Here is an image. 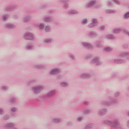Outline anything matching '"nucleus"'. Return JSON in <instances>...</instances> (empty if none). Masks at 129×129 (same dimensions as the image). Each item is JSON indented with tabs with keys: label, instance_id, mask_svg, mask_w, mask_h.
Here are the masks:
<instances>
[{
	"label": "nucleus",
	"instance_id": "f257e3e1",
	"mask_svg": "<svg viewBox=\"0 0 129 129\" xmlns=\"http://www.w3.org/2000/svg\"><path fill=\"white\" fill-rule=\"evenodd\" d=\"M109 119H106L104 121L105 124H108L111 127H113L115 129H124L119 122V118L115 115H111L108 116Z\"/></svg>",
	"mask_w": 129,
	"mask_h": 129
},
{
	"label": "nucleus",
	"instance_id": "f03ea898",
	"mask_svg": "<svg viewBox=\"0 0 129 129\" xmlns=\"http://www.w3.org/2000/svg\"><path fill=\"white\" fill-rule=\"evenodd\" d=\"M56 94V90H51L47 94H43L37 99L38 101H45L47 98H51Z\"/></svg>",
	"mask_w": 129,
	"mask_h": 129
},
{
	"label": "nucleus",
	"instance_id": "7ed1b4c3",
	"mask_svg": "<svg viewBox=\"0 0 129 129\" xmlns=\"http://www.w3.org/2000/svg\"><path fill=\"white\" fill-rule=\"evenodd\" d=\"M117 102L116 99H114L111 96L108 97V100H103L101 102V104L104 106H110L112 104H114Z\"/></svg>",
	"mask_w": 129,
	"mask_h": 129
},
{
	"label": "nucleus",
	"instance_id": "20e7f679",
	"mask_svg": "<svg viewBox=\"0 0 129 129\" xmlns=\"http://www.w3.org/2000/svg\"><path fill=\"white\" fill-rule=\"evenodd\" d=\"M127 54L128 52H121L118 55V58H116L114 60V63L117 64H121V63H123L124 62V60L121 58H123V57H126L127 56Z\"/></svg>",
	"mask_w": 129,
	"mask_h": 129
},
{
	"label": "nucleus",
	"instance_id": "39448f33",
	"mask_svg": "<svg viewBox=\"0 0 129 129\" xmlns=\"http://www.w3.org/2000/svg\"><path fill=\"white\" fill-rule=\"evenodd\" d=\"M31 89L35 94H39V93H41L45 89V86L44 85L34 86L32 87Z\"/></svg>",
	"mask_w": 129,
	"mask_h": 129
},
{
	"label": "nucleus",
	"instance_id": "423d86ee",
	"mask_svg": "<svg viewBox=\"0 0 129 129\" xmlns=\"http://www.w3.org/2000/svg\"><path fill=\"white\" fill-rule=\"evenodd\" d=\"M98 24V19L97 18H93L91 20V22L88 25V28H94V27H96Z\"/></svg>",
	"mask_w": 129,
	"mask_h": 129
},
{
	"label": "nucleus",
	"instance_id": "0eeeda50",
	"mask_svg": "<svg viewBox=\"0 0 129 129\" xmlns=\"http://www.w3.org/2000/svg\"><path fill=\"white\" fill-rule=\"evenodd\" d=\"M24 38L26 40L33 41L35 39V36L31 32H27L24 34Z\"/></svg>",
	"mask_w": 129,
	"mask_h": 129
},
{
	"label": "nucleus",
	"instance_id": "6e6552de",
	"mask_svg": "<svg viewBox=\"0 0 129 129\" xmlns=\"http://www.w3.org/2000/svg\"><path fill=\"white\" fill-rule=\"evenodd\" d=\"M97 0H89V2L85 5V7L88 9L92 8L96 5Z\"/></svg>",
	"mask_w": 129,
	"mask_h": 129
},
{
	"label": "nucleus",
	"instance_id": "1a4fd4ad",
	"mask_svg": "<svg viewBox=\"0 0 129 129\" xmlns=\"http://www.w3.org/2000/svg\"><path fill=\"white\" fill-rule=\"evenodd\" d=\"M91 63L92 64H95V65H97V66L102 64L101 61H100V58L99 56H96L93 58Z\"/></svg>",
	"mask_w": 129,
	"mask_h": 129
},
{
	"label": "nucleus",
	"instance_id": "9d476101",
	"mask_svg": "<svg viewBox=\"0 0 129 129\" xmlns=\"http://www.w3.org/2000/svg\"><path fill=\"white\" fill-rule=\"evenodd\" d=\"M81 45L83 47H85V48H87V49L89 50H92V49H93V45L89 42L83 41L81 42Z\"/></svg>",
	"mask_w": 129,
	"mask_h": 129
},
{
	"label": "nucleus",
	"instance_id": "9b49d317",
	"mask_svg": "<svg viewBox=\"0 0 129 129\" xmlns=\"http://www.w3.org/2000/svg\"><path fill=\"white\" fill-rule=\"evenodd\" d=\"M61 70L59 68H54L51 69L49 72L50 75H55V74H58L60 73Z\"/></svg>",
	"mask_w": 129,
	"mask_h": 129
},
{
	"label": "nucleus",
	"instance_id": "f8f14e48",
	"mask_svg": "<svg viewBox=\"0 0 129 129\" xmlns=\"http://www.w3.org/2000/svg\"><path fill=\"white\" fill-rule=\"evenodd\" d=\"M98 35V34H97V32L96 31H90L88 33V37L91 38H97Z\"/></svg>",
	"mask_w": 129,
	"mask_h": 129
},
{
	"label": "nucleus",
	"instance_id": "ddd939ff",
	"mask_svg": "<svg viewBox=\"0 0 129 129\" xmlns=\"http://www.w3.org/2000/svg\"><path fill=\"white\" fill-rule=\"evenodd\" d=\"M107 113V108H103L102 109H100L97 111V114L99 115H105Z\"/></svg>",
	"mask_w": 129,
	"mask_h": 129
},
{
	"label": "nucleus",
	"instance_id": "4468645a",
	"mask_svg": "<svg viewBox=\"0 0 129 129\" xmlns=\"http://www.w3.org/2000/svg\"><path fill=\"white\" fill-rule=\"evenodd\" d=\"M90 77H91V74L89 73H83L81 74V78L83 79L90 78Z\"/></svg>",
	"mask_w": 129,
	"mask_h": 129
},
{
	"label": "nucleus",
	"instance_id": "2eb2a0df",
	"mask_svg": "<svg viewBox=\"0 0 129 129\" xmlns=\"http://www.w3.org/2000/svg\"><path fill=\"white\" fill-rule=\"evenodd\" d=\"M68 14L69 15H78L79 11L75 9H71L69 10Z\"/></svg>",
	"mask_w": 129,
	"mask_h": 129
},
{
	"label": "nucleus",
	"instance_id": "dca6fc26",
	"mask_svg": "<svg viewBox=\"0 0 129 129\" xmlns=\"http://www.w3.org/2000/svg\"><path fill=\"white\" fill-rule=\"evenodd\" d=\"M32 15H27L23 18V22L24 23H28L32 20Z\"/></svg>",
	"mask_w": 129,
	"mask_h": 129
},
{
	"label": "nucleus",
	"instance_id": "f3484780",
	"mask_svg": "<svg viewBox=\"0 0 129 129\" xmlns=\"http://www.w3.org/2000/svg\"><path fill=\"white\" fill-rule=\"evenodd\" d=\"M46 24L44 23H41L39 24H35V26L36 27V28H39L40 30H44L45 29V26Z\"/></svg>",
	"mask_w": 129,
	"mask_h": 129
},
{
	"label": "nucleus",
	"instance_id": "a211bd4d",
	"mask_svg": "<svg viewBox=\"0 0 129 129\" xmlns=\"http://www.w3.org/2000/svg\"><path fill=\"white\" fill-rule=\"evenodd\" d=\"M43 21L45 23H50L53 21V18L51 16H46L43 18Z\"/></svg>",
	"mask_w": 129,
	"mask_h": 129
},
{
	"label": "nucleus",
	"instance_id": "6ab92c4d",
	"mask_svg": "<svg viewBox=\"0 0 129 129\" xmlns=\"http://www.w3.org/2000/svg\"><path fill=\"white\" fill-rule=\"evenodd\" d=\"M26 48L27 50H33L34 49V43L32 42L27 43Z\"/></svg>",
	"mask_w": 129,
	"mask_h": 129
},
{
	"label": "nucleus",
	"instance_id": "aec40b11",
	"mask_svg": "<svg viewBox=\"0 0 129 129\" xmlns=\"http://www.w3.org/2000/svg\"><path fill=\"white\" fill-rule=\"evenodd\" d=\"M5 28H6V29H15V28H16V25L9 23L5 24Z\"/></svg>",
	"mask_w": 129,
	"mask_h": 129
},
{
	"label": "nucleus",
	"instance_id": "412c9836",
	"mask_svg": "<svg viewBox=\"0 0 129 129\" xmlns=\"http://www.w3.org/2000/svg\"><path fill=\"white\" fill-rule=\"evenodd\" d=\"M94 44L97 48H102L103 47L102 44H101V41L99 40H96Z\"/></svg>",
	"mask_w": 129,
	"mask_h": 129
},
{
	"label": "nucleus",
	"instance_id": "4be33fe9",
	"mask_svg": "<svg viewBox=\"0 0 129 129\" xmlns=\"http://www.w3.org/2000/svg\"><path fill=\"white\" fill-rule=\"evenodd\" d=\"M62 121V118L60 117L54 118L52 119V122L54 123H59V122H61Z\"/></svg>",
	"mask_w": 129,
	"mask_h": 129
},
{
	"label": "nucleus",
	"instance_id": "5701e85b",
	"mask_svg": "<svg viewBox=\"0 0 129 129\" xmlns=\"http://www.w3.org/2000/svg\"><path fill=\"white\" fill-rule=\"evenodd\" d=\"M121 31H122V28L117 27L113 29V33H114V34H119Z\"/></svg>",
	"mask_w": 129,
	"mask_h": 129
},
{
	"label": "nucleus",
	"instance_id": "b1692460",
	"mask_svg": "<svg viewBox=\"0 0 129 129\" xmlns=\"http://www.w3.org/2000/svg\"><path fill=\"white\" fill-rule=\"evenodd\" d=\"M106 38H107V40H114L115 37L113 34H108L106 35Z\"/></svg>",
	"mask_w": 129,
	"mask_h": 129
},
{
	"label": "nucleus",
	"instance_id": "393cba45",
	"mask_svg": "<svg viewBox=\"0 0 129 129\" xmlns=\"http://www.w3.org/2000/svg\"><path fill=\"white\" fill-rule=\"evenodd\" d=\"M15 9H16V6H9L6 8V12H10V11H15Z\"/></svg>",
	"mask_w": 129,
	"mask_h": 129
},
{
	"label": "nucleus",
	"instance_id": "a878e982",
	"mask_svg": "<svg viewBox=\"0 0 129 129\" xmlns=\"http://www.w3.org/2000/svg\"><path fill=\"white\" fill-rule=\"evenodd\" d=\"M53 39L52 38H46L44 40V43L45 44H51Z\"/></svg>",
	"mask_w": 129,
	"mask_h": 129
},
{
	"label": "nucleus",
	"instance_id": "bb28decb",
	"mask_svg": "<svg viewBox=\"0 0 129 129\" xmlns=\"http://www.w3.org/2000/svg\"><path fill=\"white\" fill-rule=\"evenodd\" d=\"M68 55L70 58L72 60H76V56H75V55H74V54H73V53L69 52L68 53Z\"/></svg>",
	"mask_w": 129,
	"mask_h": 129
},
{
	"label": "nucleus",
	"instance_id": "cd10ccee",
	"mask_svg": "<svg viewBox=\"0 0 129 129\" xmlns=\"http://www.w3.org/2000/svg\"><path fill=\"white\" fill-rule=\"evenodd\" d=\"M105 12L107 14H115L116 13V11L110 9H107Z\"/></svg>",
	"mask_w": 129,
	"mask_h": 129
},
{
	"label": "nucleus",
	"instance_id": "c85d7f7f",
	"mask_svg": "<svg viewBox=\"0 0 129 129\" xmlns=\"http://www.w3.org/2000/svg\"><path fill=\"white\" fill-rule=\"evenodd\" d=\"M62 4H63V8H64L66 10L69 9V4L67 2H61Z\"/></svg>",
	"mask_w": 129,
	"mask_h": 129
},
{
	"label": "nucleus",
	"instance_id": "c756f323",
	"mask_svg": "<svg viewBox=\"0 0 129 129\" xmlns=\"http://www.w3.org/2000/svg\"><path fill=\"white\" fill-rule=\"evenodd\" d=\"M113 49L111 47H105L104 48V51L105 52H111Z\"/></svg>",
	"mask_w": 129,
	"mask_h": 129
},
{
	"label": "nucleus",
	"instance_id": "7c9ffc66",
	"mask_svg": "<svg viewBox=\"0 0 129 129\" xmlns=\"http://www.w3.org/2000/svg\"><path fill=\"white\" fill-rule=\"evenodd\" d=\"M123 19H124V20H128V19H129V12H126L123 15Z\"/></svg>",
	"mask_w": 129,
	"mask_h": 129
},
{
	"label": "nucleus",
	"instance_id": "2f4dec72",
	"mask_svg": "<svg viewBox=\"0 0 129 129\" xmlns=\"http://www.w3.org/2000/svg\"><path fill=\"white\" fill-rule=\"evenodd\" d=\"M83 111L85 114H89V113H91V110L89 108L85 109Z\"/></svg>",
	"mask_w": 129,
	"mask_h": 129
},
{
	"label": "nucleus",
	"instance_id": "473e14b6",
	"mask_svg": "<svg viewBox=\"0 0 129 129\" xmlns=\"http://www.w3.org/2000/svg\"><path fill=\"white\" fill-rule=\"evenodd\" d=\"M10 118H11V115L9 114H6L3 116V119L5 120H9Z\"/></svg>",
	"mask_w": 129,
	"mask_h": 129
},
{
	"label": "nucleus",
	"instance_id": "72a5a7b5",
	"mask_svg": "<svg viewBox=\"0 0 129 129\" xmlns=\"http://www.w3.org/2000/svg\"><path fill=\"white\" fill-rule=\"evenodd\" d=\"M44 30L45 32H47V33H49V32H51V26L49 25L45 26Z\"/></svg>",
	"mask_w": 129,
	"mask_h": 129
},
{
	"label": "nucleus",
	"instance_id": "f704fd0d",
	"mask_svg": "<svg viewBox=\"0 0 129 129\" xmlns=\"http://www.w3.org/2000/svg\"><path fill=\"white\" fill-rule=\"evenodd\" d=\"M60 85L62 87H66L67 86H68L69 85V83H68V82H62L60 83Z\"/></svg>",
	"mask_w": 129,
	"mask_h": 129
},
{
	"label": "nucleus",
	"instance_id": "c9c22d12",
	"mask_svg": "<svg viewBox=\"0 0 129 129\" xmlns=\"http://www.w3.org/2000/svg\"><path fill=\"white\" fill-rule=\"evenodd\" d=\"M35 82H36V79H32L28 81L27 82V85H30L32 84V83H35Z\"/></svg>",
	"mask_w": 129,
	"mask_h": 129
},
{
	"label": "nucleus",
	"instance_id": "e433bc0d",
	"mask_svg": "<svg viewBox=\"0 0 129 129\" xmlns=\"http://www.w3.org/2000/svg\"><path fill=\"white\" fill-rule=\"evenodd\" d=\"M9 17H10V16L9 15V14H5L4 15H3L2 19H3V21H7V20H8V19H9Z\"/></svg>",
	"mask_w": 129,
	"mask_h": 129
},
{
	"label": "nucleus",
	"instance_id": "4c0bfd02",
	"mask_svg": "<svg viewBox=\"0 0 129 129\" xmlns=\"http://www.w3.org/2000/svg\"><path fill=\"white\" fill-rule=\"evenodd\" d=\"M112 2H113V0H108L106 5L108 7H111L112 6Z\"/></svg>",
	"mask_w": 129,
	"mask_h": 129
},
{
	"label": "nucleus",
	"instance_id": "58836bf2",
	"mask_svg": "<svg viewBox=\"0 0 129 129\" xmlns=\"http://www.w3.org/2000/svg\"><path fill=\"white\" fill-rule=\"evenodd\" d=\"M11 112H17L18 111V107H13L11 108Z\"/></svg>",
	"mask_w": 129,
	"mask_h": 129
},
{
	"label": "nucleus",
	"instance_id": "ea45409f",
	"mask_svg": "<svg viewBox=\"0 0 129 129\" xmlns=\"http://www.w3.org/2000/svg\"><path fill=\"white\" fill-rule=\"evenodd\" d=\"M82 25H86L87 23H88V20L87 19L85 18L82 20L81 22Z\"/></svg>",
	"mask_w": 129,
	"mask_h": 129
},
{
	"label": "nucleus",
	"instance_id": "a19ab883",
	"mask_svg": "<svg viewBox=\"0 0 129 129\" xmlns=\"http://www.w3.org/2000/svg\"><path fill=\"white\" fill-rule=\"evenodd\" d=\"M16 101H17V98L15 97H12L10 100V102L11 103H16Z\"/></svg>",
	"mask_w": 129,
	"mask_h": 129
},
{
	"label": "nucleus",
	"instance_id": "79ce46f5",
	"mask_svg": "<svg viewBox=\"0 0 129 129\" xmlns=\"http://www.w3.org/2000/svg\"><path fill=\"white\" fill-rule=\"evenodd\" d=\"M93 126V123H91L87 124L85 129H90Z\"/></svg>",
	"mask_w": 129,
	"mask_h": 129
},
{
	"label": "nucleus",
	"instance_id": "37998d69",
	"mask_svg": "<svg viewBox=\"0 0 129 129\" xmlns=\"http://www.w3.org/2000/svg\"><path fill=\"white\" fill-rule=\"evenodd\" d=\"M115 97H118L120 95V92L117 91L114 93V94Z\"/></svg>",
	"mask_w": 129,
	"mask_h": 129
},
{
	"label": "nucleus",
	"instance_id": "c03bdc74",
	"mask_svg": "<svg viewBox=\"0 0 129 129\" xmlns=\"http://www.w3.org/2000/svg\"><path fill=\"white\" fill-rule=\"evenodd\" d=\"M2 89L3 90H9V86L7 85H4L2 86Z\"/></svg>",
	"mask_w": 129,
	"mask_h": 129
},
{
	"label": "nucleus",
	"instance_id": "a18cd8bd",
	"mask_svg": "<svg viewBox=\"0 0 129 129\" xmlns=\"http://www.w3.org/2000/svg\"><path fill=\"white\" fill-rule=\"evenodd\" d=\"M4 113H5V110L4 109V108L0 107V115H4Z\"/></svg>",
	"mask_w": 129,
	"mask_h": 129
},
{
	"label": "nucleus",
	"instance_id": "49530a36",
	"mask_svg": "<svg viewBox=\"0 0 129 129\" xmlns=\"http://www.w3.org/2000/svg\"><path fill=\"white\" fill-rule=\"evenodd\" d=\"M113 3H114V4H115L116 5H118V6H119V5H121V3L120 1H119V0H112Z\"/></svg>",
	"mask_w": 129,
	"mask_h": 129
},
{
	"label": "nucleus",
	"instance_id": "de8ad7c7",
	"mask_svg": "<svg viewBox=\"0 0 129 129\" xmlns=\"http://www.w3.org/2000/svg\"><path fill=\"white\" fill-rule=\"evenodd\" d=\"M46 65L44 64H40V69H45Z\"/></svg>",
	"mask_w": 129,
	"mask_h": 129
},
{
	"label": "nucleus",
	"instance_id": "09e8293b",
	"mask_svg": "<svg viewBox=\"0 0 129 129\" xmlns=\"http://www.w3.org/2000/svg\"><path fill=\"white\" fill-rule=\"evenodd\" d=\"M91 58H92V55L91 54H87L86 55V59H90Z\"/></svg>",
	"mask_w": 129,
	"mask_h": 129
},
{
	"label": "nucleus",
	"instance_id": "8fccbe9b",
	"mask_svg": "<svg viewBox=\"0 0 129 129\" xmlns=\"http://www.w3.org/2000/svg\"><path fill=\"white\" fill-rule=\"evenodd\" d=\"M100 30H101V31H104L105 30V26L104 25H101L100 27Z\"/></svg>",
	"mask_w": 129,
	"mask_h": 129
},
{
	"label": "nucleus",
	"instance_id": "3c124183",
	"mask_svg": "<svg viewBox=\"0 0 129 129\" xmlns=\"http://www.w3.org/2000/svg\"><path fill=\"white\" fill-rule=\"evenodd\" d=\"M62 77H63V76L61 74H59L56 76L57 79H62Z\"/></svg>",
	"mask_w": 129,
	"mask_h": 129
},
{
	"label": "nucleus",
	"instance_id": "603ef678",
	"mask_svg": "<svg viewBox=\"0 0 129 129\" xmlns=\"http://www.w3.org/2000/svg\"><path fill=\"white\" fill-rule=\"evenodd\" d=\"M34 68L40 69V64H36L34 66Z\"/></svg>",
	"mask_w": 129,
	"mask_h": 129
},
{
	"label": "nucleus",
	"instance_id": "864d4df0",
	"mask_svg": "<svg viewBox=\"0 0 129 129\" xmlns=\"http://www.w3.org/2000/svg\"><path fill=\"white\" fill-rule=\"evenodd\" d=\"M82 119H83V117L80 116L78 118L77 120L79 122L82 121Z\"/></svg>",
	"mask_w": 129,
	"mask_h": 129
},
{
	"label": "nucleus",
	"instance_id": "5fc2aeb1",
	"mask_svg": "<svg viewBox=\"0 0 129 129\" xmlns=\"http://www.w3.org/2000/svg\"><path fill=\"white\" fill-rule=\"evenodd\" d=\"M123 32L124 33V34H126V35H127L128 36H129V31H128V30L124 29L123 30Z\"/></svg>",
	"mask_w": 129,
	"mask_h": 129
},
{
	"label": "nucleus",
	"instance_id": "6e6d98bb",
	"mask_svg": "<svg viewBox=\"0 0 129 129\" xmlns=\"http://www.w3.org/2000/svg\"><path fill=\"white\" fill-rule=\"evenodd\" d=\"M83 103L85 105H88V104H89V102L86 101H84Z\"/></svg>",
	"mask_w": 129,
	"mask_h": 129
},
{
	"label": "nucleus",
	"instance_id": "4d7b16f0",
	"mask_svg": "<svg viewBox=\"0 0 129 129\" xmlns=\"http://www.w3.org/2000/svg\"><path fill=\"white\" fill-rule=\"evenodd\" d=\"M116 76V73H113L112 74V77L113 78V77H115Z\"/></svg>",
	"mask_w": 129,
	"mask_h": 129
},
{
	"label": "nucleus",
	"instance_id": "13d9d810",
	"mask_svg": "<svg viewBox=\"0 0 129 129\" xmlns=\"http://www.w3.org/2000/svg\"><path fill=\"white\" fill-rule=\"evenodd\" d=\"M46 7H47V5L46 4H44L41 6L42 9H45V8H46Z\"/></svg>",
	"mask_w": 129,
	"mask_h": 129
},
{
	"label": "nucleus",
	"instance_id": "bf43d9fd",
	"mask_svg": "<svg viewBox=\"0 0 129 129\" xmlns=\"http://www.w3.org/2000/svg\"><path fill=\"white\" fill-rule=\"evenodd\" d=\"M70 0H60V3H65V2H69Z\"/></svg>",
	"mask_w": 129,
	"mask_h": 129
},
{
	"label": "nucleus",
	"instance_id": "052dcab7",
	"mask_svg": "<svg viewBox=\"0 0 129 129\" xmlns=\"http://www.w3.org/2000/svg\"><path fill=\"white\" fill-rule=\"evenodd\" d=\"M13 18H14V19H18V15H13Z\"/></svg>",
	"mask_w": 129,
	"mask_h": 129
},
{
	"label": "nucleus",
	"instance_id": "680f3d73",
	"mask_svg": "<svg viewBox=\"0 0 129 129\" xmlns=\"http://www.w3.org/2000/svg\"><path fill=\"white\" fill-rule=\"evenodd\" d=\"M54 12V11H53V10H50L49 11V13H50V14H52V13H53Z\"/></svg>",
	"mask_w": 129,
	"mask_h": 129
},
{
	"label": "nucleus",
	"instance_id": "e2e57ef3",
	"mask_svg": "<svg viewBox=\"0 0 129 129\" xmlns=\"http://www.w3.org/2000/svg\"><path fill=\"white\" fill-rule=\"evenodd\" d=\"M127 126L129 127V119L127 120Z\"/></svg>",
	"mask_w": 129,
	"mask_h": 129
},
{
	"label": "nucleus",
	"instance_id": "0e129e2a",
	"mask_svg": "<svg viewBox=\"0 0 129 129\" xmlns=\"http://www.w3.org/2000/svg\"><path fill=\"white\" fill-rule=\"evenodd\" d=\"M126 59H127V60H129V55H128V53H127V55H126Z\"/></svg>",
	"mask_w": 129,
	"mask_h": 129
},
{
	"label": "nucleus",
	"instance_id": "69168bd1",
	"mask_svg": "<svg viewBox=\"0 0 129 129\" xmlns=\"http://www.w3.org/2000/svg\"><path fill=\"white\" fill-rule=\"evenodd\" d=\"M127 115L128 116H129V111H128V112H127Z\"/></svg>",
	"mask_w": 129,
	"mask_h": 129
},
{
	"label": "nucleus",
	"instance_id": "338daca9",
	"mask_svg": "<svg viewBox=\"0 0 129 129\" xmlns=\"http://www.w3.org/2000/svg\"><path fill=\"white\" fill-rule=\"evenodd\" d=\"M71 123V122H69L68 123V125H70Z\"/></svg>",
	"mask_w": 129,
	"mask_h": 129
},
{
	"label": "nucleus",
	"instance_id": "774afa93",
	"mask_svg": "<svg viewBox=\"0 0 129 129\" xmlns=\"http://www.w3.org/2000/svg\"><path fill=\"white\" fill-rule=\"evenodd\" d=\"M12 116H14V114H12Z\"/></svg>",
	"mask_w": 129,
	"mask_h": 129
}]
</instances>
